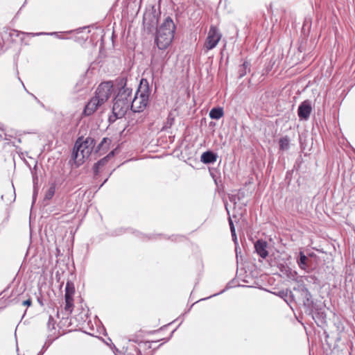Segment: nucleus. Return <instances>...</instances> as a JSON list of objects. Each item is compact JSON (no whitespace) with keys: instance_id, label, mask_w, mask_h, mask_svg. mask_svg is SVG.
I'll use <instances>...</instances> for the list:
<instances>
[{"instance_id":"obj_12","label":"nucleus","mask_w":355,"mask_h":355,"mask_svg":"<svg viewBox=\"0 0 355 355\" xmlns=\"http://www.w3.org/2000/svg\"><path fill=\"white\" fill-rule=\"evenodd\" d=\"M268 243L263 240H258L254 243V248L257 254L263 259L268 257V252L267 250Z\"/></svg>"},{"instance_id":"obj_24","label":"nucleus","mask_w":355,"mask_h":355,"mask_svg":"<svg viewBox=\"0 0 355 355\" xmlns=\"http://www.w3.org/2000/svg\"><path fill=\"white\" fill-rule=\"evenodd\" d=\"M228 221H229V225H230L231 232H235V227H234L233 221L230 217L229 218Z\"/></svg>"},{"instance_id":"obj_17","label":"nucleus","mask_w":355,"mask_h":355,"mask_svg":"<svg viewBox=\"0 0 355 355\" xmlns=\"http://www.w3.org/2000/svg\"><path fill=\"white\" fill-rule=\"evenodd\" d=\"M110 141L107 138H103L101 143L97 146L95 153L105 152L109 147Z\"/></svg>"},{"instance_id":"obj_2","label":"nucleus","mask_w":355,"mask_h":355,"mask_svg":"<svg viewBox=\"0 0 355 355\" xmlns=\"http://www.w3.org/2000/svg\"><path fill=\"white\" fill-rule=\"evenodd\" d=\"M132 100V89L125 84L119 91L114 100L112 112L116 118L124 116L130 107Z\"/></svg>"},{"instance_id":"obj_27","label":"nucleus","mask_w":355,"mask_h":355,"mask_svg":"<svg viewBox=\"0 0 355 355\" xmlns=\"http://www.w3.org/2000/svg\"><path fill=\"white\" fill-rule=\"evenodd\" d=\"M46 33H35L34 34L35 35H45ZM47 35H53V34H55V33H46Z\"/></svg>"},{"instance_id":"obj_4","label":"nucleus","mask_w":355,"mask_h":355,"mask_svg":"<svg viewBox=\"0 0 355 355\" xmlns=\"http://www.w3.org/2000/svg\"><path fill=\"white\" fill-rule=\"evenodd\" d=\"M222 34L219 30L214 26H211L204 44L206 51L214 49L220 40Z\"/></svg>"},{"instance_id":"obj_11","label":"nucleus","mask_w":355,"mask_h":355,"mask_svg":"<svg viewBox=\"0 0 355 355\" xmlns=\"http://www.w3.org/2000/svg\"><path fill=\"white\" fill-rule=\"evenodd\" d=\"M87 158V157H85L83 154L80 153L79 151H77V150H75L73 148L71 155V159L69 161V163L72 168H78L84 163L85 159Z\"/></svg>"},{"instance_id":"obj_7","label":"nucleus","mask_w":355,"mask_h":355,"mask_svg":"<svg viewBox=\"0 0 355 355\" xmlns=\"http://www.w3.org/2000/svg\"><path fill=\"white\" fill-rule=\"evenodd\" d=\"M75 293V288L73 282L68 281L65 286V306L64 311L67 313H71L73 308V295Z\"/></svg>"},{"instance_id":"obj_9","label":"nucleus","mask_w":355,"mask_h":355,"mask_svg":"<svg viewBox=\"0 0 355 355\" xmlns=\"http://www.w3.org/2000/svg\"><path fill=\"white\" fill-rule=\"evenodd\" d=\"M312 111L311 102L309 100L304 101L298 107L297 114L300 119L307 120Z\"/></svg>"},{"instance_id":"obj_23","label":"nucleus","mask_w":355,"mask_h":355,"mask_svg":"<svg viewBox=\"0 0 355 355\" xmlns=\"http://www.w3.org/2000/svg\"><path fill=\"white\" fill-rule=\"evenodd\" d=\"M166 55H167V53H165L164 52H162L161 55H160V58H161V60H160V62L162 64V62H164V60H165V58H166ZM153 62H159V60H158V58H157L156 55H154L153 58Z\"/></svg>"},{"instance_id":"obj_16","label":"nucleus","mask_w":355,"mask_h":355,"mask_svg":"<svg viewBox=\"0 0 355 355\" xmlns=\"http://www.w3.org/2000/svg\"><path fill=\"white\" fill-rule=\"evenodd\" d=\"M114 155V153L113 152H111L106 157H103V159H101V160H99L98 162H96L94 166V171L96 173H98V169L105 165L107 164V162H108V159H110V157L113 156Z\"/></svg>"},{"instance_id":"obj_1","label":"nucleus","mask_w":355,"mask_h":355,"mask_svg":"<svg viewBox=\"0 0 355 355\" xmlns=\"http://www.w3.org/2000/svg\"><path fill=\"white\" fill-rule=\"evenodd\" d=\"M175 30L173 21L171 17H166L157 30L155 42L159 49L164 50L169 46L173 39Z\"/></svg>"},{"instance_id":"obj_22","label":"nucleus","mask_w":355,"mask_h":355,"mask_svg":"<svg viewBox=\"0 0 355 355\" xmlns=\"http://www.w3.org/2000/svg\"><path fill=\"white\" fill-rule=\"evenodd\" d=\"M55 321L54 318L51 315H50L49 317V320H48V323H47V327H48L49 330L51 331V330L55 329Z\"/></svg>"},{"instance_id":"obj_26","label":"nucleus","mask_w":355,"mask_h":355,"mask_svg":"<svg viewBox=\"0 0 355 355\" xmlns=\"http://www.w3.org/2000/svg\"><path fill=\"white\" fill-rule=\"evenodd\" d=\"M231 234H232V239H233L234 243L236 245H237V237H236V232H231Z\"/></svg>"},{"instance_id":"obj_3","label":"nucleus","mask_w":355,"mask_h":355,"mask_svg":"<svg viewBox=\"0 0 355 355\" xmlns=\"http://www.w3.org/2000/svg\"><path fill=\"white\" fill-rule=\"evenodd\" d=\"M149 92L146 87L143 91L140 89L136 92L134 98L131 100L130 109L134 112H141L148 103Z\"/></svg>"},{"instance_id":"obj_8","label":"nucleus","mask_w":355,"mask_h":355,"mask_svg":"<svg viewBox=\"0 0 355 355\" xmlns=\"http://www.w3.org/2000/svg\"><path fill=\"white\" fill-rule=\"evenodd\" d=\"M297 282L298 283L297 288H294V290H297L299 292H300L301 295L303 298L304 305L309 308L311 307L313 304L312 296L311 293L305 286L302 279L297 280Z\"/></svg>"},{"instance_id":"obj_5","label":"nucleus","mask_w":355,"mask_h":355,"mask_svg":"<svg viewBox=\"0 0 355 355\" xmlns=\"http://www.w3.org/2000/svg\"><path fill=\"white\" fill-rule=\"evenodd\" d=\"M94 146V139L88 137L84 141H82L81 138H78L73 148L88 158L93 151Z\"/></svg>"},{"instance_id":"obj_10","label":"nucleus","mask_w":355,"mask_h":355,"mask_svg":"<svg viewBox=\"0 0 355 355\" xmlns=\"http://www.w3.org/2000/svg\"><path fill=\"white\" fill-rule=\"evenodd\" d=\"M102 105L103 103L101 101H99V100L93 96L85 105V107L84 109V114L87 116L92 115Z\"/></svg>"},{"instance_id":"obj_13","label":"nucleus","mask_w":355,"mask_h":355,"mask_svg":"<svg viewBox=\"0 0 355 355\" xmlns=\"http://www.w3.org/2000/svg\"><path fill=\"white\" fill-rule=\"evenodd\" d=\"M217 155L212 151L208 150L203 153L200 157V161L204 164H213L217 160Z\"/></svg>"},{"instance_id":"obj_6","label":"nucleus","mask_w":355,"mask_h":355,"mask_svg":"<svg viewBox=\"0 0 355 355\" xmlns=\"http://www.w3.org/2000/svg\"><path fill=\"white\" fill-rule=\"evenodd\" d=\"M113 92V85L111 82L102 83L97 87L94 97L103 104L111 96Z\"/></svg>"},{"instance_id":"obj_18","label":"nucleus","mask_w":355,"mask_h":355,"mask_svg":"<svg viewBox=\"0 0 355 355\" xmlns=\"http://www.w3.org/2000/svg\"><path fill=\"white\" fill-rule=\"evenodd\" d=\"M55 186L54 184H52L50 187L47 189V191H46V193H45V196H44V200H51L54 194H55Z\"/></svg>"},{"instance_id":"obj_25","label":"nucleus","mask_w":355,"mask_h":355,"mask_svg":"<svg viewBox=\"0 0 355 355\" xmlns=\"http://www.w3.org/2000/svg\"><path fill=\"white\" fill-rule=\"evenodd\" d=\"M32 304V301L31 299H28L26 300H24L23 302H22V305L23 306H30Z\"/></svg>"},{"instance_id":"obj_19","label":"nucleus","mask_w":355,"mask_h":355,"mask_svg":"<svg viewBox=\"0 0 355 355\" xmlns=\"http://www.w3.org/2000/svg\"><path fill=\"white\" fill-rule=\"evenodd\" d=\"M279 148L282 150H288L289 148V139L288 137H282L279 139Z\"/></svg>"},{"instance_id":"obj_14","label":"nucleus","mask_w":355,"mask_h":355,"mask_svg":"<svg viewBox=\"0 0 355 355\" xmlns=\"http://www.w3.org/2000/svg\"><path fill=\"white\" fill-rule=\"evenodd\" d=\"M310 260L309 258L303 253V252H300L299 257L297 259V263L299 267L302 270H306L309 266Z\"/></svg>"},{"instance_id":"obj_29","label":"nucleus","mask_w":355,"mask_h":355,"mask_svg":"<svg viewBox=\"0 0 355 355\" xmlns=\"http://www.w3.org/2000/svg\"><path fill=\"white\" fill-rule=\"evenodd\" d=\"M38 302H39V303H40V304H42V301H40V299H38Z\"/></svg>"},{"instance_id":"obj_21","label":"nucleus","mask_w":355,"mask_h":355,"mask_svg":"<svg viewBox=\"0 0 355 355\" xmlns=\"http://www.w3.org/2000/svg\"><path fill=\"white\" fill-rule=\"evenodd\" d=\"M250 69V64L248 62H245L241 67L239 71V77L242 78L243 77L246 73L247 70Z\"/></svg>"},{"instance_id":"obj_15","label":"nucleus","mask_w":355,"mask_h":355,"mask_svg":"<svg viewBox=\"0 0 355 355\" xmlns=\"http://www.w3.org/2000/svg\"><path fill=\"white\" fill-rule=\"evenodd\" d=\"M224 114L223 109L222 107H214L209 112V117L212 119L218 120Z\"/></svg>"},{"instance_id":"obj_20","label":"nucleus","mask_w":355,"mask_h":355,"mask_svg":"<svg viewBox=\"0 0 355 355\" xmlns=\"http://www.w3.org/2000/svg\"><path fill=\"white\" fill-rule=\"evenodd\" d=\"M277 295L284 299L287 303L288 302V297H292V293L288 290H282L278 292Z\"/></svg>"},{"instance_id":"obj_28","label":"nucleus","mask_w":355,"mask_h":355,"mask_svg":"<svg viewBox=\"0 0 355 355\" xmlns=\"http://www.w3.org/2000/svg\"><path fill=\"white\" fill-rule=\"evenodd\" d=\"M168 121H173V119L169 116V117L168 118Z\"/></svg>"}]
</instances>
